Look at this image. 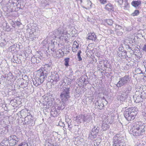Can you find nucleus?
Listing matches in <instances>:
<instances>
[{
  "instance_id": "680f3d73",
  "label": "nucleus",
  "mask_w": 146,
  "mask_h": 146,
  "mask_svg": "<svg viewBox=\"0 0 146 146\" xmlns=\"http://www.w3.org/2000/svg\"><path fill=\"white\" fill-rule=\"evenodd\" d=\"M52 51L54 52V49H53V50L52 49Z\"/></svg>"
},
{
  "instance_id": "a878e982",
  "label": "nucleus",
  "mask_w": 146,
  "mask_h": 146,
  "mask_svg": "<svg viewBox=\"0 0 146 146\" xmlns=\"http://www.w3.org/2000/svg\"><path fill=\"white\" fill-rule=\"evenodd\" d=\"M119 98L121 101H124L128 97V95L126 94H122L119 96Z\"/></svg>"
},
{
  "instance_id": "2eb2a0df",
  "label": "nucleus",
  "mask_w": 146,
  "mask_h": 146,
  "mask_svg": "<svg viewBox=\"0 0 146 146\" xmlns=\"http://www.w3.org/2000/svg\"><path fill=\"white\" fill-rule=\"evenodd\" d=\"M84 2L85 6H82V7L86 9H89L91 7L92 3L89 0H84Z\"/></svg>"
},
{
  "instance_id": "e433bc0d",
  "label": "nucleus",
  "mask_w": 146,
  "mask_h": 146,
  "mask_svg": "<svg viewBox=\"0 0 146 146\" xmlns=\"http://www.w3.org/2000/svg\"><path fill=\"white\" fill-rule=\"evenodd\" d=\"M10 140H18V139L15 135H12L10 137Z\"/></svg>"
},
{
  "instance_id": "393cba45",
  "label": "nucleus",
  "mask_w": 146,
  "mask_h": 146,
  "mask_svg": "<svg viewBox=\"0 0 146 146\" xmlns=\"http://www.w3.org/2000/svg\"><path fill=\"white\" fill-rule=\"evenodd\" d=\"M141 4V1H134L131 2V5L135 7H137Z\"/></svg>"
},
{
  "instance_id": "e2e57ef3",
  "label": "nucleus",
  "mask_w": 146,
  "mask_h": 146,
  "mask_svg": "<svg viewBox=\"0 0 146 146\" xmlns=\"http://www.w3.org/2000/svg\"><path fill=\"white\" fill-rule=\"evenodd\" d=\"M25 77H27V78H28V77H27V76H25Z\"/></svg>"
},
{
  "instance_id": "052dcab7",
  "label": "nucleus",
  "mask_w": 146,
  "mask_h": 146,
  "mask_svg": "<svg viewBox=\"0 0 146 146\" xmlns=\"http://www.w3.org/2000/svg\"><path fill=\"white\" fill-rule=\"evenodd\" d=\"M102 99H105V98L104 97H103V98H102Z\"/></svg>"
},
{
  "instance_id": "a19ab883",
  "label": "nucleus",
  "mask_w": 146,
  "mask_h": 146,
  "mask_svg": "<svg viewBox=\"0 0 146 146\" xmlns=\"http://www.w3.org/2000/svg\"><path fill=\"white\" fill-rule=\"evenodd\" d=\"M18 146H28V144L25 142H23L21 143Z\"/></svg>"
},
{
  "instance_id": "c9c22d12",
  "label": "nucleus",
  "mask_w": 146,
  "mask_h": 146,
  "mask_svg": "<svg viewBox=\"0 0 146 146\" xmlns=\"http://www.w3.org/2000/svg\"><path fill=\"white\" fill-rule=\"evenodd\" d=\"M82 53V51L80 50L78 53L77 56L78 59V60L79 61H81L82 60V58H81L80 56V54Z\"/></svg>"
},
{
  "instance_id": "de8ad7c7",
  "label": "nucleus",
  "mask_w": 146,
  "mask_h": 146,
  "mask_svg": "<svg viewBox=\"0 0 146 146\" xmlns=\"http://www.w3.org/2000/svg\"><path fill=\"white\" fill-rule=\"evenodd\" d=\"M5 141H3L2 143H0V146H8V145L5 144Z\"/></svg>"
},
{
  "instance_id": "f03ea898",
  "label": "nucleus",
  "mask_w": 146,
  "mask_h": 146,
  "mask_svg": "<svg viewBox=\"0 0 146 146\" xmlns=\"http://www.w3.org/2000/svg\"><path fill=\"white\" fill-rule=\"evenodd\" d=\"M137 109L135 107L128 108L124 111L123 114L124 117L128 121H131L134 119L136 115Z\"/></svg>"
},
{
  "instance_id": "09e8293b",
  "label": "nucleus",
  "mask_w": 146,
  "mask_h": 146,
  "mask_svg": "<svg viewBox=\"0 0 146 146\" xmlns=\"http://www.w3.org/2000/svg\"><path fill=\"white\" fill-rule=\"evenodd\" d=\"M142 50L145 51H146V44L144 45Z\"/></svg>"
},
{
  "instance_id": "f3484780",
  "label": "nucleus",
  "mask_w": 146,
  "mask_h": 146,
  "mask_svg": "<svg viewBox=\"0 0 146 146\" xmlns=\"http://www.w3.org/2000/svg\"><path fill=\"white\" fill-rule=\"evenodd\" d=\"M88 78L86 76H82L80 78V81L81 83H85V85L88 84Z\"/></svg>"
},
{
  "instance_id": "cd10ccee",
  "label": "nucleus",
  "mask_w": 146,
  "mask_h": 146,
  "mask_svg": "<svg viewBox=\"0 0 146 146\" xmlns=\"http://www.w3.org/2000/svg\"><path fill=\"white\" fill-rule=\"evenodd\" d=\"M99 103V101H97L96 103V106H97V108L99 109H102L104 107V105L103 103L101 102Z\"/></svg>"
},
{
  "instance_id": "338daca9",
  "label": "nucleus",
  "mask_w": 146,
  "mask_h": 146,
  "mask_svg": "<svg viewBox=\"0 0 146 146\" xmlns=\"http://www.w3.org/2000/svg\"><path fill=\"white\" fill-rule=\"evenodd\" d=\"M88 21H90L89 19H88Z\"/></svg>"
},
{
  "instance_id": "5701e85b",
  "label": "nucleus",
  "mask_w": 146,
  "mask_h": 146,
  "mask_svg": "<svg viewBox=\"0 0 146 146\" xmlns=\"http://www.w3.org/2000/svg\"><path fill=\"white\" fill-rule=\"evenodd\" d=\"M65 102H62L60 104L58 105L57 108V109L58 110H62L64 109L65 107Z\"/></svg>"
},
{
  "instance_id": "c85d7f7f",
  "label": "nucleus",
  "mask_w": 146,
  "mask_h": 146,
  "mask_svg": "<svg viewBox=\"0 0 146 146\" xmlns=\"http://www.w3.org/2000/svg\"><path fill=\"white\" fill-rule=\"evenodd\" d=\"M10 103L11 104V106L12 107H14V106H16L17 105V101L15 99H12L10 102Z\"/></svg>"
},
{
  "instance_id": "603ef678",
  "label": "nucleus",
  "mask_w": 146,
  "mask_h": 146,
  "mask_svg": "<svg viewBox=\"0 0 146 146\" xmlns=\"http://www.w3.org/2000/svg\"><path fill=\"white\" fill-rule=\"evenodd\" d=\"M70 123H68V127H69L70 128H71V127L70 126Z\"/></svg>"
},
{
  "instance_id": "f8f14e48",
  "label": "nucleus",
  "mask_w": 146,
  "mask_h": 146,
  "mask_svg": "<svg viewBox=\"0 0 146 146\" xmlns=\"http://www.w3.org/2000/svg\"><path fill=\"white\" fill-rule=\"evenodd\" d=\"M92 119L91 117L89 114H84L83 115V121L84 122L89 123Z\"/></svg>"
},
{
  "instance_id": "20e7f679",
  "label": "nucleus",
  "mask_w": 146,
  "mask_h": 146,
  "mask_svg": "<svg viewBox=\"0 0 146 146\" xmlns=\"http://www.w3.org/2000/svg\"><path fill=\"white\" fill-rule=\"evenodd\" d=\"M124 139L123 137H120L119 134H116L113 139V146H125Z\"/></svg>"
},
{
  "instance_id": "dca6fc26",
  "label": "nucleus",
  "mask_w": 146,
  "mask_h": 146,
  "mask_svg": "<svg viewBox=\"0 0 146 146\" xmlns=\"http://www.w3.org/2000/svg\"><path fill=\"white\" fill-rule=\"evenodd\" d=\"M87 38L90 40H95L96 38V36L94 33H88L87 35Z\"/></svg>"
},
{
  "instance_id": "4d7b16f0",
  "label": "nucleus",
  "mask_w": 146,
  "mask_h": 146,
  "mask_svg": "<svg viewBox=\"0 0 146 146\" xmlns=\"http://www.w3.org/2000/svg\"><path fill=\"white\" fill-rule=\"evenodd\" d=\"M80 3H82V0H80Z\"/></svg>"
},
{
  "instance_id": "6e6d98bb",
  "label": "nucleus",
  "mask_w": 146,
  "mask_h": 146,
  "mask_svg": "<svg viewBox=\"0 0 146 146\" xmlns=\"http://www.w3.org/2000/svg\"><path fill=\"white\" fill-rule=\"evenodd\" d=\"M56 53V57H57V56H58V55H59V54L58 53Z\"/></svg>"
},
{
  "instance_id": "3c124183",
  "label": "nucleus",
  "mask_w": 146,
  "mask_h": 146,
  "mask_svg": "<svg viewBox=\"0 0 146 146\" xmlns=\"http://www.w3.org/2000/svg\"><path fill=\"white\" fill-rule=\"evenodd\" d=\"M137 146H145V145L140 144L137 145Z\"/></svg>"
},
{
  "instance_id": "473e14b6",
  "label": "nucleus",
  "mask_w": 146,
  "mask_h": 146,
  "mask_svg": "<svg viewBox=\"0 0 146 146\" xmlns=\"http://www.w3.org/2000/svg\"><path fill=\"white\" fill-rule=\"evenodd\" d=\"M105 21L108 24L110 25H111L113 23V21L110 19H106Z\"/></svg>"
},
{
  "instance_id": "a18cd8bd",
  "label": "nucleus",
  "mask_w": 146,
  "mask_h": 146,
  "mask_svg": "<svg viewBox=\"0 0 146 146\" xmlns=\"http://www.w3.org/2000/svg\"><path fill=\"white\" fill-rule=\"evenodd\" d=\"M115 28L117 30H119L121 29V27L120 25H116Z\"/></svg>"
},
{
  "instance_id": "a211bd4d",
  "label": "nucleus",
  "mask_w": 146,
  "mask_h": 146,
  "mask_svg": "<svg viewBox=\"0 0 146 146\" xmlns=\"http://www.w3.org/2000/svg\"><path fill=\"white\" fill-rule=\"evenodd\" d=\"M138 94H140V95L143 100L146 97V93L144 91L142 92L141 90V91L140 90L137 91V90L135 92L136 96L138 95Z\"/></svg>"
},
{
  "instance_id": "1a4fd4ad",
  "label": "nucleus",
  "mask_w": 146,
  "mask_h": 146,
  "mask_svg": "<svg viewBox=\"0 0 146 146\" xmlns=\"http://www.w3.org/2000/svg\"><path fill=\"white\" fill-rule=\"evenodd\" d=\"M32 116L29 113V115L25 118V119L23 123L25 125H29V126H33L35 124L33 119H32Z\"/></svg>"
},
{
  "instance_id": "13d9d810",
  "label": "nucleus",
  "mask_w": 146,
  "mask_h": 146,
  "mask_svg": "<svg viewBox=\"0 0 146 146\" xmlns=\"http://www.w3.org/2000/svg\"><path fill=\"white\" fill-rule=\"evenodd\" d=\"M11 43H13V42H14V40H12V42H11Z\"/></svg>"
},
{
  "instance_id": "aec40b11",
  "label": "nucleus",
  "mask_w": 146,
  "mask_h": 146,
  "mask_svg": "<svg viewBox=\"0 0 146 146\" xmlns=\"http://www.w3.org/2000/svg\"><path fill=\"white\" fill-rule=\"evenodd\" d=\"M105 9L107 11H111L113 9V6L110 3H109L105 5Z\"/></svg>"
},
{
  "instance_id": "5fc2aeb1",
  "label": "nucleus",
  "mask_w": 146,
  "mask_h": 146,
  "mask_svg": "<svg viewBox=\"0 0 146 146\" xmlns=\"http://www.w3.org/2000/svg\"><path fill=\"white\" fill-rule=\"evenodd\" d=\"M6 8L7 9L6 11H7V12H8V11L9 9L7 7H6Z\"/></svg>"
},
{
  "instance_id": "9b49d317",
  "label": "nucleus",
  "mask_w": 146,
  "mask_h": 146,
  "mask_svg": "<svg viewBox=\"0 0 146 146\" xmlns=\"http://www.w3.org/2000/svg\"><path fill=\"white\" fill-rule=\"evenodd\" d=\"M51 79L50 82H53V84H54V82H57L59 80V74L56 72H52L51 75L50 76Z\"/></svg>"
},
{
  "instance_id": "79ce46f5",
  "label": "nucleus",
  "mask_w": 146,
  "mask_h": 146,
  "mask_svg": "<svg viewBox=\"0 0 146 146\" xmlns=\"http://www.w3.org/2000/svg\"><path fill=\"white\" fill-rule=\"evenodd\" d=\"M55 52L56 53H58L59 55H58V56H57V57H58V58H60V57H61L62 56V52H61L60 51H57V52H56L55 51Z\"/></svg>"
},
{
  "instance_id": "2f4dec72",
  "label": "nucleus",
  "mask_w": 146,
  "mask_h": 146,
  "mask_svg": "<svg viewBox=\"0 0 146 146\" xmlns=\"http://www.w3.org/2000/svg\"><path fill=\"white\" fill-rule=\"evenodd\" d=\"M18 141L10 140V146H13L16 144Z\"/></svg>"
},
{
  "instance_id": "4c0bfd02",
  "label": "nucleus",
  "mask_w": 146,
  "mask_h": 146,
  "mask_svg": "<svg viewBox=\"0 0 146 146\" xmlns=\"http://www.w3.org/2000/svg\"><path fill=\"white\" fill-rule=\"evenodd\" d=\"M75 42L76 43H77V42L76 41H75L74 42V44L73 45V46L72 47V50H74V49H76L77 50V49L79 47L78 45H77L76 44H74Z\"/></svg>"
},
{
  "instance_id": "774afa93",
  "label": "nucleus",
  "mask_w": 146,
  "mask_h": 146,
  "mask_svg": "<svg viewBox=\"0 0 146 146\" xmlns=\"http://www.w3.org/2000/svg\"><path fill=\"white\" fill-rule=\"evenodd\" d=\"M88 21H90L89 19H88Z\"/></svg>"
},
{
  "instance_id": "58836bf2",
  "label": "nucleus",
  "mask_w": 146,
  "mask_h": 146,
  "mask_svg": "<svg viewBox=\"0 0 146 146\" xmlns=\"http://www.w3.org/2000/svg\"><path fill=\"white\" fill-rule=\"evenodd\" d=\"M35 82H33V84L34 85L37 86L38 85H40L41 84H40V81L39 80H35Z\"/></svg>"
},
{
  "instance_id": "49530a36",
  "label": "nucleus",
  "mask_w": 146,
  "mask_h": 146,
  "mask_svg": "<svg viewBox=\"0 0 146 146\" xmlns=\"http://www.w3.org/2000/svg\"><path fill=\"white\" fill-rule=\"evenodd\" d=\"M117 35L118 36L121 35H122L123 33L121 31H118L117 30Z\"/></svg>"
},
{
  "instance_id": "72a5a7b5",
  "label": "nucleus",
  "mask_w": 146,
  "mask_h": 146,
  "mask_svg": "<svg viewBox=\"0 0 146 146\" xmlns=\"http://www.w3.org/2000/svg\"><path fill=\"white\" fill-rule=\"evenodd\" d=\"M51 114H52L54 117H56L58 115V113L56 110H54V111H52L51 112Z\"/></svg>"
},
{
  "instance_id": "8fccbe9b",
  "label": "nucleus",
  "mask_w": 146,
  "mask_h": 146,
  "mask_svg": "<svg viewBox=\"0 0 146 146\" xmlns=\"http://www.w3.org/2000/svg\"><path fill=\"white\" fill-rule=\"evenodd\" d=\"M35 58H32L31 59V61L32 62H33V63H35V61H34V60H35Z\"/></svg>"
},
{
  "instance_id": "f257e3e1",
  "label": "nucleus",
  "mask_w": 146,
  "mask_h": 146,
  "mask_svg": "<svg viewBox=\"0 0 146 146\" xmlns=\"http://www.w3.org/2000/svg\"><path fill=\"white\" fill-rule=\"evenodd\" d=\"M138 122L135 123L129 128V131L130 134L135 136H139L144 134L145 126Z\"/></svg>"
},
{
  "instance_id": "37998d69",
  "label": "nucleus",
  "mask_w": 146,
  "mask_h": 146,
  "mask_svg": "<svg viewBox=\"0 0 146 146\" xmlns=\"http://www.w3.org/2000/svg\"><path fill=\"white\" fill-rule=\"evenodd\" d=\"M13 56V58H11V62H13L14 63H17V62H18V61L17 59L15 60L14 58V56Z\"/></svg>"
},
{
  "instance_id": "864d4df0",
  "label": "nucleus",
  "mask_w": 146,
  "mask_h": 146,
  "mask_svg": "<svg viewBox=\"0 0 146 146\" xmlns=\"http://www.w3.org/2000/svg\"><path fill=\"white\" fill-rule=\"evenodd\" d=\"M77 50V49H74V50H72V51L74 52H76V51Z\"/></svg>"
},
{
  "instance_id": "412c9836",
  "label": "nucleus",
  "mask_w": 146,
  "mask_h": 146,
  "mask_svg": "<svg viewBox=\"0 0 146 146\" xmlns=\"http://www.w3.org/2000/svg\"><path fill=\"white\" fill-rule=\"evenodd\" d=\"M131 89L132 88L131 86H127L123 91V92L128 95V94L130 93Z\"/></svg>"
},
{
  "instance_id": "ea45409f",
  "label": "nucleus",
  "mask_w": 146,
  "mask_h": 146,
  "mask_svg": "<svg viewBox=\"0 0 146 146\" xmlns=\"http://www.w3.org/2000/svg\"><path fill=\"white\" fill-rule=\"evenodd\" d=\"M139 14V10H135L134 12L131 15L133 16L138 15Z\"/></svg>"
},
{
  "instance_id": "bb28decb",
  "label": "nucleus",
  "mask_w": 146,
  "mask_h": 146,
  "mask_svg": "<svg viewBox=\"0 0 146 146\" xmlns=\"http://www.w3.org/2000/svg\"><path fill=\"white\" fill-rule=\"evenodd\" d=\"M134 97L136 98L135 101H136L137 102H142L143 100L140 95V94H138V95L136 96V95L134 96Z\"/></svg>"
},
{
  "instance_id": "ddd939ff",
  "label": "nucleus",
  "mask_w": 146,
  "mask_h": 146,
  "mask_svg": "<svg viewBox=\"0 0 146 146\" xmlns=\"http://www.w3.org/2000/svg\"><path fill=\"white\" fill-rule=\"evenodd\" d=\"M71 81L72 80L71 79L66 77L64 79V80H63L61 82L62 83V84H64L63 86L66 85L67 86H70V84H71Z\"/></svg>"
},
{
  "instance_id": "4be33fe9",
  "label": "nucleus",
  "mask_w": 146,
  "mask_h": 146,
  "mask_svg": "<svg viewBox=\"0 0 146 146\" xmlns=\"http://www.w3.org/2000/svg\"><path fill=\"white\" fill-rule=\"evenodd\" d=\"M83 115H80L74 117L75 120L77 123H79L81 122L82 119H83Z\"/></svg>"
},
{
  "instance_id": "9d476101",
  "label": "nucleus",
  "mask_w": 146,
  "mask_h": 146,
  "mask_svg": "<svg viewBox=\"0 0 146 146\" xmlns=\"http://www.w3.org/2000/svg\"><path fill=\"white\" fill-rule=\"evenodd\" d=\"M15 79L14 76L10 72V82H11V83H10V85L11 84V90L13 91L12 92V95H14L16 93V90L15 89V85H14V83L15 80ZM11 88L10 87V89Z\"/></svg>"
},
{
  "instance_id": "0e129e2a",
  "label": "nucleus",
  "mask_w": 146,
  "mask_h": 146,
  "mask_svg": "<svg viewBox=\"0 0 146 146\" xmlns=\"http://www.w3.org/2000/svg\"><path fill=\"white\" fill-rule=\"evenodd\" d=\"M129 49H131V48H130V47H129Z\"/></svg>"
},
{
  "instance_id": "423d86ee",
  "label": "nucleus",
  "mask_w": 146,
  "mask_h": 146,
  "mask_svg": "<svg viewBox=\"0 0 146 146\" xmlns=\"http://www.w3.org/2000/svg\"><path fill=\"white\" fill-rule=\"evenodd\" d=\"M48 74L45 71H43L42 69H40L37 70V77H38V79L37 80H39L40 84H42L46 79Z\"/></svg>"
},
{
  "instance_id": "4468645a",
  "label": "nucleus",
  "mask_w": 146,
  "mask_h": 146,
  "mask_svg": "<svg viewBox=\"0 0 146 146\" xmlns=\"http://www.w3.org/2000/svg\"><path fill=\"white\" fill-rule=\"evenodd\" d=\"M17 0H10V3H11V4L10 5V7H12V9H11V12L15 11V8L14 9L13 8L17 6Z\"/></svg>"
},
{
  "instance_id": "f704fd0d",
  "label": "nucleus",
  "mask_w": 146,
  "mask_h": 146,
  "mask_svg": "<svg viewBox=\"0 0 146 146\" xmlns=\"http://www.w3.org/2000/svg\"><path fill=\"white\" fill-rule=\"evenodd\" d=\"M69 60L70 58H65L64 59V65L66 66L67 67L69 65L68 63L69 62Z\"/></svg>"
},
{
  "instance_id": "b1692460",
  "label": "nucleus",
  "mask_w": 146,
  "mask_h": 146,
  "mask_svg": "<svg viewBox=\"0 0 146 146\" xmlns=\"http://www.w3.org/2000/svg\"><path fill=\"white\" fill-rule=\"evenodd\" d=\"M110 126L106 121L102 124V128L103 131L106 130L109 128Z\"/></svg>"
},
{
  "instance_id": "0eeeda50",
  "label": "nucleus",
  "mask_w": 146,
  "mask_h": 146,
  "mask_svg": "<svg viewBox=\"0 0 146 146\" xmlns=\"http://www.w3.org/2000/svg\"><path fill=\"white\" fill-rule=\"evenodd\" d=\"M67 32L64 27H59L54 31V34L56 37L60 39L61 37L64 36V35H66Z\"/></svg>"
},
{
  "instance_id": "6e6552de",
  "label": "nucleus",
  "mask_w": 146,
  "mask_h": 146,
  "mask_svg": "<svg viewBox=\"0 0 146 146\" xmlns=\"http://www.w3.org/2000/svg\"><path fill=\"white\" fill-rule=\"evenodd\" d=\"M99 128L97 126H94L89 134V139L93 140L96 138L98 134Z\"/></svg>"
},
{
  "instance_id": "6ab92c4d",
  "label": "nucleus",
  "mask_w": 146,
  "mask_h": 146,
  "mask_svg": "<svg viewBox=\"0 0 146 146\" xmlns=\"http://www.w3.org/2000/svg\"><path fill=\"white\" fill-rule=\"evenodd\" d=\"M51 64H45L44 65V70H43V71H45V72L47 73L48 74L49 73V71L52 68L51 67Z\"/></svg>"
},
{
  "instance_id": "7c9ffc66",
  "label": "nucleus",
  "mask_w": 146,
  "mask_h": 146,
  "mask_svg": "<svg viewBox=\"0 0 146 146\" xmlns=\"http://www.w3.org/2000/svg\"><path fill=\"white\" fill-rule=\"evenodd\" d=\"M28 84V82L26 80H25V82H22L21 83L19 86L20 87L24 88L27 86Z\"/></svg>"
},
{
  "instance_id": "39448f33",
  "label": "nucleus",
  "mask_w": 146,
  "mask_h": 146,
  "mask_svg": "<svg viewBox=\"0 0 146 146\" xmlns=\"http://www.w3.org/2000/svg\"><path fill=\"white\" fill-rule=\"evenodd\" d=\"M116 86L118 87H120L129 83L131 82V77L129 74H126L120 78Z\"/></svg>"
},
{
  "instance_id": "7ed1b4c3",
  "label": "nucleus",
  "mask_w": 146,
  "mask_h": 146,
  "mask_svg": "<svg viewBox=\"0 0 146 146\" xmlns=\"http://www.w3.org/2000/svg\"><path fill=\"white\" fill-rule=\"evenodd\" d=\"M70 86L65 85L61 88L62 92L60 94V98L62 102H66L70 97Z\"/></svg>"
},
{
  "instance_id": "c03bdc74",
  "label": "nucleus",
  "mask_w": 146,
  "mask_h": 146,
  "mask_svg": "<svg viewBox=\"0 0 146 146\" xmlns=\"http://www.w3.org/2000/svg\"><path fill=\"white\" fill-rule=\"evenodd\" d=\"M11 24V25L12 27H15L17 25H18V24L17 23H14L13 21H12Z\"/></svg>"
},
{
  "instance_id": "69168bd1",
  "label": "nucleus",
  "mask_w": 146,
  "mask_h": 146,
  "mask_svg": "<svg viewBox=\"0 0 146 146\" xmlns=\"http://www.w3.org/2000/svg\"><path fill=\"white\" fill-rule=\"evenodd\" d=\"M88 21H90L89 19H88Z\"/></svg>"
},
{
  "instance_id": "c756f323",
  "label": "nucleus",
  "mask_w": 146,
  "mask_h": 146,
  "mask_svg": "<svg viewBox=\"0 0 146 146\" xmlns=\"http://www.w3.org/2000/svg\"><path fill=\"white\" fill-rule=\"evenodd\" d=\"M113 119L114 117H111L110 118H109L108 119H107L106 121V119H105V121H106L107 122V123L108 124L109 123L111 124L113 122Z\"/></svg>"
},
{
  "instance_id": "bf43d9fd",
  "label": "nucleus",
  "mask_w": 146,
  "mask_h": 146,
  "mask_svg": "<svg viewBox=\"0 0 146 146\" xmlns=\"http://www.w3.org/2000/svg\"><path fill=\"white\" fill-rule=\"evenodd\" d=\"M14 46V47H13L14 48H15V45H13V46Z\"/></svg>"
}]
</instances>
